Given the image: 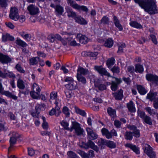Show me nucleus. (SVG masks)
Instances as JSON below:
<instances>
[{
    "label": "nucleus",
    "instance_id": "37",
    "mask_svg": "<svg viewBox=\"0 0 158 158\" xmlns=\"http://www.w3.org/2000/svg\"><path fill=\"white\" fill-rule=\"evenodd\" d=\"M75 112L77 114L84 117L86 116V114L84 110H82L77 107H75Z\"/></svg>",
    "mask_w": 158,
    "mask_h": 158
},
{
    "label": "nucleus",
    "instance_id": "3",
    "mask_svg": "<svg viewBox=\"0 0 158 158\" xmlns=\"http://www.w3.org/2000/svg\"><path fill=\"white\" fill-rule=\"evenodd\" d=\"M74 129L76 133L78 135H81L83 134V130L81 127L80 124L76 122H73L72 123V126L70 129L71 131Z\"/></svg>",
    "mask_w": 158,
    "mask_h": 158
},
{
    "label": "nucleus",
    "instance_id": "9",
    "mask_svg": "<svg viewBox=\"0 0 158 158\" xmlns=\"http://www.w3.org/2000/svg\"><path fill=\"white\" fill-rule=\"evenodd\" d=\"M27 9L29 14L31 15H36L39 12L38 7L33 4L30 5L28 6Z\"/></svg>",
    "mask_w": 158,
    "mask_h": 158
},
{
    "label": "nucleus",
    "instance_id": "31",
    "mask_svg": "<svg viewBox=\"0 0 158 158\" xmlns=\"http://www.w3.org/2000/svg\"><path fill=\"white\" fill-rule=\"evenodd\" d=\"M113 44V41L112 39L109 38L106 40L104 44L105 46L109 48L111 47Z\"/></svg>",
    "mask_w": 158,
    "mask_h": 158
},
{
    "label": "nucleus",
    "instance_id": "39",
    "mask_svg": "<svg viewBox=\"0 0 158 158\" xmlns=\"http://www.w3.org/2000/svg\"><path fill=\"white\" fill-rule=\"evenodd\" d=\"M67 13H68V16L69 17H72L74 19L77 16L76 13L71 9L68 10H67Z\"/></svg>",
    "mask_w": 158,
    "mask_h": 158
},
{
    "label": "nucleus",
    "instance_id": "19",
    "mask_svg": "<svg viewBox=\"0 0 158 158\" xmlns=\"http://www.w3.org/2000/svg\"><path fill=\"white\" fill-rule=\"evenodd\" d=\"M107 112L109 115L112 118L114 119L116 117V111L115 109L110 107H108L107 109Z\"/></svg>",
    "mask_w": 158,
    "mask_h": 158
},
{
    "label": "nucleus",
    "instance_id": "11",
    "mask_svg": "<svg viewBox=\"0 0 158 158\" xmlns=\"http://www.w3.org/2000/svg\"><path fill=\"white\" fill-rule=\"evenodd\" d=\"M0 93L2 94L5 95L7 97L12 98L14 100H16L17 99V97L16 96L12 94L8 91L4 90L1 82H0Z\"/></svg>",
    "mask_w": 158,
    "mask_h": 158
},
{
    "label": "nucleus",
    "instance_id": "63",
    "mask_svg": "<svg viewBox=\"0 0 158 158\" xmlns=\"http://www.w3.org/2000/svg\"><path fill=\"white\" fill-rule=\"evenodd\" d=\"M8 40V34H3L2 37V41L3 42H6Z\"/></svg>",
    "mask_w": 158,
    "mask_h": 158
},
{
    "label": "nucleus",
    "instance_id": "55",
    "mask_svg": "<svg viewBox=\"0 0 158 158\" xmlns=\"http://www.w3.org/2000/svg\"><path fill=\"white\" fill-rule=\"evenodd\" d=\"M17 139L13 137H10V147H12L16 143Z\"/></svg>",
    "mask_w": 158,
    "mask_h": 158
},
{
    "label": "nucleus",
    "instance_id": "17",
    "mask_svg": "<svg viewBox=\"0 0 158 158\" xmlns=\"http://www.w3.org/2000/svg\"><path fill=\"white\" fill-rule=\"evenodd\" d=\"M79 42L82 44H85L88 42L89 39L87 37L84 35H82L81 34H78L77 36Z\"/></svg>",
    "mask_w": 158,
    "mask_h": 158
},
{
    "label": "nucleus",
    "instance_id": "43",
    "mask_svg": "<svg viewBox=\"0 0 158 158\" xmlns=\"http://www.w3.org/2000/svg\"><path fill=\"white\" fill-rule=\"evenodd\" d=\"M45 106V105L44 104H37L35 107L36 113L38 114H39L40 110L42 109V108H44Z\"/></svg>",
    "mask_w": 158,
    "mask_h": 158
},
{
    "label": "nucleus",
    "instance_id": "5",
    "mask_svg": "<svg viewBox=\"0 0 158 158\" xmlns=\"http://www.w3.org/2000/svg\"><path fill=\"white\" fill-rule=\"evenodd\" d=\"M10 19L15 21H17L19 18V10L16 7H11L10 9V12L9 14Z\"/></svg>",
    "mask_w": 158,
    "mask_h": 158
},
{
    "label": "nucleus",
    "instance_id": "52",
    "mask_svg": "<svg viewBox=\"0 0 158 158\" xmlns=\"http://www.w3.org/2000/svg\"><path fill=\"white\" fill-rule=\"evenodd\" d=\"M15 68L20 73H23L25 72V70L22 67L21 65L19 64H17L16 65Z\"/></svg>",
    "mask_w": 158,
    "mask_h": 158
},
{
    "label": "nucleus",
    "instance_id": "14",
    "mask_svg": "<svg viewBox=\"0 0 158 158\" xmlns=\"http://www.w3.org/2000/svg\"><path fill=\"white\" fill-rule=\"evenodd\" d=\"M86 131L87 133L88 137L89 139L94 140L98 138V135L91 128L87 127L86 128Z\"/></svg>",
    "mask_w": 158,
    "mask_h": 158
},
{
    "label": "nucleus",
    "instance_id": "6",
    "mask_svg": "<svg viewBox=\"0 0 158 158\" xmlns=\"http://www.w3.org/2000/svg\"><path fill=\"white\" fill-rule=\"evenodd\" d=\"M82 144L80 145V146L84 148L85 149H88L90 148L96 151H98V147L95 145L94 143L91 140H88L87 143H85L84 142H82Z\"/></svg>",
    "mask_w": 158,
    "mask_h": 158
},
{
    "label": "nucleus",
    "instance_id": "44",
    "mask_svg": "<svg viewBox=\"0 0 158 158\" xmlns=\"http://www.w3.org/2000/svg\"><path fill=\"white\" fill-rule=\"evenodd\" d=\"M77 152L80 155L82 158H89V155L81 150H77Z\"/></svg>",
    "mask_w": 158,
    "mask_h": 158
},
{
    "label": "nucleus",
    "instance_id": "25",
    "mask_svg": "<svg viewBox=\"0 0 158 158\" xmlns=\"http://www.w3.org/2000/svg\"><path fill=\"white\" fill-rule=\"evenodd\" d=\"M89 71L87 69H85L82 67H79L77 69V74L85 75L88 73Z\"/></svg>",
    "mask_w": 158,
    "mask_h": 158
},
{
    "label": "nucleus",
    "instance_id": "34",
    "mask_svg": "<svg viewBox=\"0 0 158 158\" xmlns=\"http://www.w3.org/2000/svg\"><path fill=\"white\" fill-rule=\"evenodd\" d=\"M135 66V71L136 73H141L143 71V68L142 65L138 64H136Z\"/></svg>",
    "mask_w": 158,
    "mask_h": 158
},
{
    "label": "nucleus",
    "instance_id": "16",
    "mask_svg": "<svg viewBox=\"0 0 158 158\" xmlns=\"http://www.w3.org/2000/svg\"><path fill=\"white\" fill-rule=\"evenodd\" d=\"M65 87L68 89L73 90L77 89V82L75 81H73L71 83H69L65 85Z\"/></svg>",
    "mask_w": 158,
    "mask_h": 158
},
{
    "label": "nucleus",
    "instance_id": "10",
    "mask_svg": "<svg viewBox=\"0 0 158 158\" xmlns=\"http://www.w3.org/2000/svg\"><path fill=\"white\" fill-rule=\"evenodd\" d=\"M115 79V81H112L111 82V89L114 91H116L118 89V85L120 84L122 82L121 78H118L116 77L111 76V77Z\"/></svg>",
    "mask_w": 158,
    "mask_h": 158
},
{
    "label": "nucleus",
    "instance_id": "8",
    "mask_svg": "<svg viewBox=\"0 0 158 158\" xmlns=\"http://www.w3.org/2000/svg\"><path fill=\"white\" fill-rule=\"evenodd\" d=\"M94 69L95 70L102 76L105 75L109 77H111L112 76L110 73L108 72L106 69L103 68L102 66H95Z\"/></svg>",
    "mask_w": 158,
    "mask_h": 158
},
{
    "label": "nucleus",
    "instance_id": "32",
    "mask_svg": "<svg viewBox=\"0 0 158 158\" xmlns=\"http://www.w3.org/2000/svg\"><path fill=\"white\" fill-rule=\"evenodd\" d=\"M130 24L131 27L137 28L141 29L142 28V25L136 21H131Z\"/></svg>",
    "mask_w": 158,
    "mask_h": 158
},
{
    "label": "nucleus",
    "instance_id": "7",
    "mask_svg": "<svg viewBox=\"0 0 158 158\" xmlns=\"http://www.w3.org/2000/svg\"><path fill=\"white\" fill-rule=\"evenodd\" d=\"M55 104L56 105L55 108L52 109L49 112V114L50 115L52 116L55 115L56 117L58 116L61 112L60 110V108L58 106L59 102L57 101H55Z\"/></svg>",
    "mask_w": 158,
    "mask_h": 158
},
{
    "label": "nucleus",
    "instance_id": "33",
    "mask_svg": "<svg viewBox=\"0 0 158 158\" xmlns=\"http://www.w3.org/2000/svg\"><path fill=\"white\" fill-rule=\"evenodd\" d=\"M124 137L125 139L131 140L133 138L132 132L131 131H126L124 134Z\"/></svg>",
    "mask_w": 158,
    "mask_h": 158
},
{
    "label": "nucleus",
    "instance_id": "30",
    "mask_svg": "<svg viewBox=\"0 0 158 158\" xmlns=\"http://www.w3.org/2000/svg\"><path fill=\"white\" fill-rule=\"evenodd\" d=\"M55 10L57 15H61L64 12L63 7L59 5H57L56 6Z\"/></svg>",
    "mask_w": 158,
    "mask_h": 158
},
{
    "label": "nucleus",
    "instance_id": "24",
    "mask_svg": "<svg viewBox=\"0 0 158 158\" xmlns=\"http://www.w3.org/2000/svg\"><path fill=\"white\" fill-rule=\"evenodd\" d=\"M39 59L40 57H33L30 58L29 59L30 64L31 65H34L37 64Z\"/></svg>",
    "mask_w": 158,
    "mask_h": 158
},
{
    "label": "nucleus",
    "instance_id": "45",
    "mask_svg": "<svg viewBox=\"0 0 158 158\" xmlns=\"http://www.w3.org/2000/svg\"><path fill=\"white\" fill-rule=\"evenodd\" d=\"M40 92L32 91L30 92L31 96L33 98L37 99L40 95Z\"/></svg>",
    "mask_w": 158,
    "mask_h": 158
},
{
    "label": "nucleus",
    "instance_id": "15",
    "mask_svg": "<svg viewBox=\"0 0 158 158\" xmlns=\"http://www.w3.org/2000/svg\"><path fill=\"white\" fill-rule=\"evenodd\" d=\"M123 91L120 89L116 92L113 93L112 94L116 100H121L123 97Z\"/></svg>",
    "mask_w": 158,
    "mask_h": 158
},
{
    "label": "nucleus",
    "instance_id": "58",
    "mask_svg": "<svg viewBox=\"0 0 158 158\" xmlns=\"http://www.w3.org/2000/svg\"><path fill=\"white\" fill-rule=\"evenodd\" d=\"M111 71L114 73H118L120 72L119 68L118 66H114L110 69Z\"/></svg>",
    "mask_w": 158,
    "mask_h": 158
},
{
    "label": "nucleus",
    "instance_id": "18",
    "mask_svg": "<svg viewBox=\"0 0 158 158\" xmlns=\"http://www.w3.org/2000/svg\"><path fill=\"white\" fill-rule=\"evenodd\" d=\"M113 19L114 23L115 26L118 28L119 31H122L123 30V28L120 23L117 17L115 16H114L113 17Z\"/></svg>",
    "mask_w": 158,
    "mask_h": 158
},
{
    "label": "nucleus",
    "instance_id": "26",
    "mask_svg": "<svg viewBox=\"0 0 158 158\" xmlns=\"http://www.w3.org/2000/svg\"><path fill=\"white\" fill-rule=\"evenodd\" d=\"M98 53L97 52H84L82 53L83 56H91L93 57H96Z\"/></svg>",
    "mask_w": 158,
    "mask_h": 158
},
{
    "label": "nucleus",
    "instance_id": "61",
    "mask_svg": "<svg viewBox=\"0 0 158 158\" xmlns=\"http://www.w3.org/2000/svg\"><path fill=\"white\" fill-rule=\"evenodd\" d=\"M125 47V45L124 43L121 44L119 47L118 50L117 52L118 53H122L123 52V48Z\"/></svg>",
    "mask_w": 158,
    "mask_h": 158
},
{
    "label": "nucleus",
    "instance_id": "38",
    "mask_svg": "<svg viewBox=\"0 0 158 158\" xmlns=\"http://www.w3.org/2000/svg\"><path fill=\"white\" fill-rule=\"evenodd\" d=\"M107 140L102 139H100L98 142V144L99 146L102 148H104L105 145H106Z\"/></svg>",
    "mask_w": 158,
    "mask_h": 158
},
{
    "label": "nucleus",
    "instance_id": "42",
    "mask_svg": "<svg viewBox=\"0 0 158 158\" xmlns=\"http://www.w3.org/2000/svg\"><path fill=\"white\" fill-rule=\"evenodd\" d=\"M77 78L78 81L81 82L83 84H85L86 82L85 78L82 75L77 74Z\"/></svg>",
    "mask_w": 158,
    "mask_h": 158
},
{
    "label": "nucleus",
    "instance_id": "1",
    "mask_svg": "<svg viewBox=\"0 0 158 158\" xmlns=\"http://www.w3.org/2000/svg\"><path fill=\"white\" fill-rule=\"evenodd\" d=\"M135 2L143 8L150 15H153L158 13V9L155 2L153 0H134Z\"/></svg>",
    "mask_w": 158,
    "mask_h": 158
},
{
    "label": "nucleus",
    "instance_id": "62",
    "mask_svg": "<svg viewBox=\"0 0 158 158\" xmlns=\"http://www.w3.org/2000/svg\"><path fill=\"white\" fill-rule=\"evenodd\" d=\"M35 153V151L32 148H28V154L29 156H32L34 155Z\"/></svg>",
    "mask_w": 158,
    "mask_h": 158
},
{
    "label": "nucleus",
    "instance_id": "64",
    "mask_svg": "<svg viewBox=\"0 0 158 158\" xmlns=\"http://www.w3.org/2000/svg\"><path fill=\"white\" fill-rule=\"evenodd\" d=\"M68 155L69 158H75L77 156L75 153L72 151L69 152L68 153Z\"/></svg>",
    "mask_w": 158,
    "mask_h": 158
},
{
    "label": "nucleus",
    "instance_id": "27",
    "mask_svg": "<svg viewBox=\"0 0 158 158\" xmlns=\"http://www.w3.org/2000/svg\"><path fill=\"white\" fill-rule=\"evenodd\" d=\"M17 86L20 89H23L25 88L23 81L20 78L18 79L17 82Z\"/></svg>",
    "mask_w": 158,
    "mask_h": 158
},
{
    "label": "nucleus",
    "instance_id": "2",
    "mask_svg": "<svg viewBox=\"0 0 158 158\" xmlns=\"http://www.w3.org/2000/svg\"><path fill=\"white\" fill-rule=\"evenodd\" d=\"M68 4L73 8L79 10H82L84 11L87 12L88 9L85 6H80L76 3L73 0H67Z\"/></svg>",
    "mask_w": 158,
    "mask_h": 158
},
{
    "label": "nucleus",
    "instance_id": "36",
    "mask_svg": "<svg viewBox=\"0 0 158 158\" xmlns=\"http://www.w3.org/2000/svg\"><path fill=\"white\" fill-rule=\"evenodd\" d=\"M50 101L52 103V101L53 100H56V101H57L59 102V101L56 100V99L57 97V93L55 92H52L51 93L50 95Z\"/></svg>",
    "mask_w": 158,
    "mask_h": 158
},
{
    "label": "nucleus",
    "instance_id": "13",
    "mask_svg": "<svg viewBox=\"0 0 158 158\" xmlns=\"http://www.w3.org/2000/svg\"><path fill=\"white\" fill-rule=\"evenodd\" d=\"M0 61L3 64H7L11 62V59L8 56L0 53Z\"/></svg>",
    "mask_w": 158,
    "mask_h": 158
},
{
    "label": "nucleus",
    "instance_id": "50",
    "mask_svg": "<svg viewBox=\"0 0 158 158\" xmlns=\"http://www.w3.org/2000/svg\"><path fill=\"white\" fill-rule=\"evenodd\" d=\"M101 23L104 24H108L109 23V19L106 16H104L101 20Z\"/></svg>",
    "mask_w": 158,
    "mask_h": 158
},
{
    "label": "nucleus",
    "instance_id": "22",
    "mask_svg": "<svg viewBox=\"0 0 158 158\" xmlns=\"http://www.w3.org/2000/svg\"><path fill=\"white\" fill-rule=\"evenodd\" d=\"M127 107L129 110L131 112H135L136 111V109L133 102L131 101L127 104Z\"/></svg>",
    "mask_w": 158,
    "mask_h": 158
},
{
    "label": "nucleus",
    "instance_id": "49",
    "mask_svg": "<svg viewBox=\"0 0 158 158\" xmlns=\"http://www.w3.org/2000/svg\"><path fill=\"white\" fill-rule=\"evenodd\" d=\"M60 124L65 130H69V128L68 127L69 123L63 120L60 122Z\"/></svg>",
    "mask_w": 158,
    "mask_h": 158
},
{
    "label": "nucleus",
    "instance_id": "41",
    "mask_svg": "<svg viewBox=\"0 0 158 158\" xmlns=\"http://www.w3.org/2000/svg\"><path fill=\"white\" fill-rule=\"evenodd\" d=\"M145 109L150 115H158V113H157L155 110L152 109L150 107H146Z\"/></svg>",
    "mask_w": 158,
    "mask_h": 158
},
{
    "label": "nucleus",
    "instance_id": "12",
    "mask_svg": "<svg viewBox=\"0 0 158 158\" xmlns=\"http://www.w3.org/2000/svg\"><path fill=\"white\" fill-rule=\"evenodd\" d=\"M147 80L152 81V83L158 85V76L151 74H148L146 75Z\"/></svg>",
    "mask_w": 158,
    "mask_h": 158
},
{
    "label": "nucleus",
    "instance_id": "35",
    "mask_svg": "<svg viewBox=\"0 0 158 158\" xmlns=\"http://www.w3.org/2000/svg\"><path fill=\"white\" fill-rule=\"evenodd\" d=\"M15 43L18 45L23 47H26L27 45V44L25 42L18 38L16 40Z\"/></svg>",
    "mask_w": 158,
    "mask_h": 158
},
{
    "label": "nucleus",
    "instance_id": "57",
    "mask_svg": "<svg viewBox=\"0 0 158 158\" xmlns=\"http://www.w3.org/2000/svg\"><path fill=\"white\" fill-rule=\"evenodd\" d=\"M132 134L133 135V136L137 138H138L140 136V133L139 130L138 129L135 131L132 132Z\"/></svg>",
    "mask_w": 158,
    "mask_h": 158
},
{
    "label": "nucleus",
    "instance_id": "46",
    "mask_svg": "<svg viewBox=\"0 0 158 158\" xmlns=\"http://www.w3.org/2000/svg\"><path fill=\"white\" fill-rule=\"evenodd\" d=\"M42 119L43 120V123L42 124V127L44 129L47 130L48 128V123L46 122L45 118L44 117H42Z\"/></svg>",
    "mask_w": 158,
    "mask_h": 158
},
{
    "label": "nucleus",
    "instance_id": "40",
    "mask_svg": "<svg viewBox=\"0 0 158 158\" xmlns=\"http://www.w3.org/2000/svg\"><path fill=\"white\" fill-rule=\"evenodd\" d=\"M66 97L67 98H70L74 96V94L72 90L67 89L65 91Z\"/></svg>",
    "mask_w": 158,
    "mask_h": 158
},
{
    "label": "nucleus",
    "instance_id": "4",
    "mask_svg": "<svg viewBox=\"0 0 158 158\" xmlns=\"http://www.w3.org/2000/svg\"><path fill=\"white\" fill-rule=\"evenodd\" d=\"M143 149L144 152L150 158H156V153L153 151V148L149 145L145 144Z\"/></svg>",
    "mask_w": 158,
    "mask_h": 158
},
{
    "label": "nucleus",
    "instance_id": "21",
    "mask_svg": "<svg viewBox=\"0 0 158 158\" xmlns=\"http://www.w3.org/2000/svg\"><path fill=\"white\" fill-rule=\"evenodd\" d=\"M125 146L130 148L136 154H139V149L136 146L131 143H127L125 145Z\"/></svg>",
    "mask_w": 158,
    "mask_h": 158
},
{
    "label": "nucleus",
    "instance_id": "47",
    "mask_svg": "<svg viewBox=\"0 0 158 158\" xmlns=\"http://www.w3.org/2000/svg\"><path fill=\"white\" fill-rule=\"evenodd\" d=\"M106 145L109 148H115L116 145L113 142L110 141H107Z\"/></svg>",
    "mask_w": 158,
    "mask_h": 158
},
{
    "label": "nucleus",
    "instance_id": "29",
    "mask_svg": "<svg viewBox=\"0 0 158 158\" xmlns=\"http://www.w3.org/2000/svg\"><path fill=\"white\" fill-rule=\"evenodd\" d=\"M137 89L139 93L141 95H144L147 92L144 88L141 85H137Z\"/></svg>",
    "mask_w": 158,
    "mask_h": 158
},
{
    "label": "nucleus",
    "instance_id": "53",
    "mask_svg": "<svg viewBox=\"0 0 158 158\" xmlns=\"http://www.w3.org/2000/svg\"><path fill=\"white\" fill-rule=\"evenodd\" d=\"M33 91L40 92L41 89L39 86L35 83L33 84Z\"/></svg>",
    "mask_w": 158,
    "mask_h": 158
},
{
    "label": "nucleus",
    "instance_id": "20",
    "mask_svg": "<svg viewBox=\"0 0 158 158\" xmlns=\"http://www.w3.org/2000/svg\"><path fill=\"white\" fill-rule=\"evenodd\" d=\"M157 93L156 92H150L148 94L147 98L150 99L151 101H154L157 98H156Z\"/></svg>",
    "mask_w": 158,
    "mask_h": 158
},
{
    "label": "nucleus",
    "instance_id": "48",
    "mask_svg": "<svg viewBox=\"0 0 158 158\" xmlns=\"http://www.w3.org/2000/svg\"><path fill=\"white\" fill-rule=\"evenodd\" d=\"M8 0H0V6L3 8L6 9L8 6Z\"/></svg>",
    "mask_w": 158,
    "mask_h": 158
},
{
    "label": "nucleus",
    "instance_id": "59",
    "mask_svg": "<svg viewBox=\"0 0 158 158\" xmlns=\"http://www.w3.org/2000/svg\"><path fill=\"white\" fill-rule=\"evenodd\" d=\"M127 71L128 72L132 74L134 73L135 70L133 66H130L127 67Z\"/></svg>",
    "mask_w": 158,
    "mask_h": 158
},
{
    "label": "nucleus",
    "instance_id": "51",
    "mask_svg": "<svg viewBox=\"0 0 158 158\" xmlns=\"http://www.w3.org/2000/svg\"><path fill=\"white\" fill-rule=\"evenodd\" d=\"M96 87H97L98 89L101 91L104 90L106 89V85L104 84H100L96 85Z\"/></svg>",
    "mask_w": 158,
    "mask_h": 158
},
{
    "label": "nucleus",
    "instance_id": "60",
    "mask_svg": "<svg viewBox=\"0 0 158 158\" xmlns=\"http://www.w3.org/2000/svg\"><path fill=\"white\" fill-rule=\"evenodd\" d=\"M114 125L117 128H120L121 127V123L118 120H115L114 122Z\"/></svg>",
    "mask_w": 158,
    "mask_h": 158
},
{
    "label": "nucleus",
    "instance_id": "23",
    "mask_svg": "<svg viewBox=\"0 0 158 158\" xmlns=\"http://www.w3.org/2000/svg\"><path fill=\"white\" fill-rule=\"evenodd\" d=\"M76 22L81 24L85 25L87 24V22L85 19L80 16H76L74 19Z\"/></svg>",
    "mask_w": 158,
    "mask_h": 158
},
{
    "label": "nucleus",
    "instance_id": "28",
    "mask_svg": "<svg viewBox=\"0 0 158 158\" xmlns=\"http://www.w3.org/2000/svg\"><path fill=\"white\" fill-rule=\"evenodd\" d=\"M114 59L113 57H111L109 59L106 61V65L109 68H110L115 63Z\"/></svg>",
    "mask_w": 158,
    "mask_h": 158
},
{
    "label": "nucleus",
    "instance_id": "54",
    "mask_svg": "<svg viewBox=\"0 0 158 158\" xmlns=\"http://www.w3.org/2000/svg\"><path fill=\"white\" fill-rule=\"evenodd\" d=\"M143 119H144L145 122L146 123L150 125L152 124V123L151 120V118L149 116H145Z\"/></svg>",
    "mask_w": 158,
    "mask_h": 158
},
{
    "label": "nucleus",
    "instance_id": "56",
    "mask_svg": "<svg viewBox=\"0 0 158 158\" xmlns=\"http://www.w3.org/2000/svg\"><path fill=\"white\" fill-rule=\"evenodd\" d=\"M63 113L66 115V116L68 117L69 116L70 113L69 112V110L66 106H64L63 109Z\"/></svg>",
    "mask_w": 158,
    "mask_h": 158
}]
</instances>
